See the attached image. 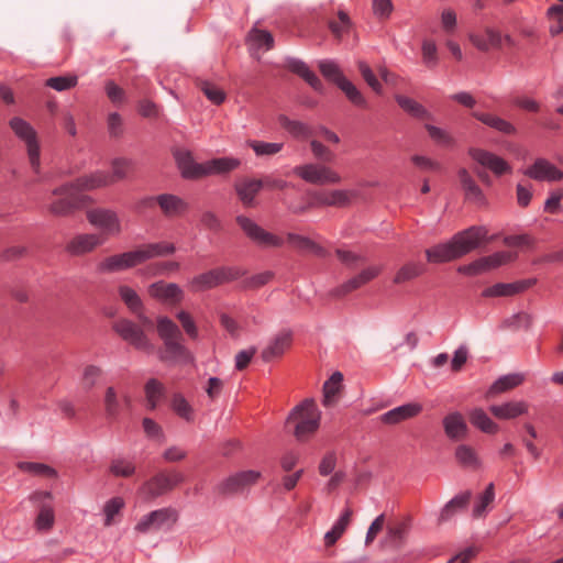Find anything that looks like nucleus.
<instances>
[{
  "instance_id": "nucleus-64",
  "label": "nucleus",
  "mask_w": 563,
  "mask_h": 563,
  "mask_svg": "<svg viewBox=\"0 0 563 563\" xmlns=\"http://www.w3.org/2000/svg\"><path fill=\"white\" fill-rule=\"evenodd\" d=\"M563 200V190L556 189L550 192V196L544 202V211L551 214H556L561 211V201Z\"/></svg>"
},
{
  "instance_id": "nucleus-19",
  "label": "nucleus",
  "mask_w": 563,
  "mask_h": 563,
  "mask_svg": "<svg viewBox=\"0 0 563 563\" xmlns=\"http://www.w3.org/2000/svg\"><path fill=\"white\" fill-rule=\"evenodd\" d=\"M174 157L180 174L186 179L203 178L205 163H197L190 151L177 150Z\"/></svg>"
},
{
  "instance_id": "nucleus-3",
  "label": "nucleus",
  "mask_w": 563,
  "mask_h": 563,
  "mask_svg": "<svg viewBox=\"0 0 563 563\" xmlns=\"http://www.w3.org/2000/svg\"><path fill=\"white\" fill-rule=\"evenodd\" d=\"M52 196L54 199L48 203L47 210L55 217H69L92 203V198L78 192L70 181L54 188Z\"/></svg>"
},
{
  "instance_id": "nucleus-30",
  "label": "nucleus",
  "mask_w": 563,
  "mask_h": 563,
  "mask_svg": "<svg viewBox=\"0 0 563 563\" xmlns=\"http://www.w3.org/2000/svg\"><path fill=\"white\" fill-rule=\"evenodd\" d=\"M472 497L470 490H465L449 500L440 511L438 522L443 523L452 519L459 511L464 510Z\"/></svg>"
},
{
  "instance_id": "nucleus-28",
  "label": "nucleus",
  "mask_w": 563,
  "mask_h": 563,
  "mask_svg": "<svg viewBox=\"0 0 563 563\" xmlns=\"http://www.w3.org/2000/svg\"><path fill=\"white\" fill-rule=\"evenodd\" d=\"M241 161L236 157H218L205 162L203 177L211 175H225L239 168Z\"/></svg>"
},
{
  "instance_id": "nucleus-8",
  "label": "nucleus",
  "mask_w": 563,
  "mask_h": 563,
  "mask_svg": "<svg viewBox=\"0 0 563 563\" xmlns=\"http://www.w3.org/2000/svg\"><path fill=\"white\" fill-rule=\"evenodd\" d=\"M10 128L14 132V134L21 139L26 147L27 155L30 158V164L35 173L40 172V145L36 137L35 130L31 126L29 122L21 118H12L9 122Z\"/></svg>"
},
{
  "instance_id": "nucleus-2",
  "label": "nucleus",
  "mask_w": 563,
  "mask_h": 563,
  "mask_svg": "<svg viewBox=\"0 0 563 563\" xmlns=\"http://www.w3.org/2000/svg\"><path fill=\"white\" fill-rule=\"evenodd\" d=\"M158 338L163 347L157 351V357L163 363L174 364L177 362H189L192 355L183 343V333L179 327L168 317L159 316L156 319Z\"/></svg>"
},
{
  "instance_id": "nucleus-36",
  "label": "nucleus",
  "mask_w": 563,
  "mask_h": 563,
  "mask_svg": "<svg viewBox=\"0 0 563 563\" xmlns=\"http://www.w3.org/2000/svg\"><path fill=\"white\" fill-rule=\"evenodd\" d=\"M523 382L521 374H507L496 379L487 390V397H493L516 388Z\"/></svg>"
},
{
  "instance_id": "nucleus-53",
  "label": "nucleus",
  "mask_w": 563,
  "mask_h": 563,
  "mask_svg": "<svg viewBox=\"0 0 563 563\" xmlns=\"http://www.w3.org/2000/svg\"><path fill=\"white\" fill-rule=\"evenodd\" d=\"M249 40L257 48L265 47V49H272L274 46V37L272 33L265 30L253 29L249 34Z\"/></svg>"
},
{
  "instance_id": "nucleus-44",
  "label": "nucleus",
  "mask_w": 563,
  "mask_h": 563,
  "mask_svg": "<svg viewBox=\"0 0 563 563\" xmlns=\"http://www.w3.org/2000/svg\"><path fill=\"white\" fill-rule=\"evenodd\" d=\"M118 292L121 300L132 313L143 310V301L133 288L126 285H121L118 288Z\"/></svg>"
},
{
  "instance_id": "nucleus-59",
  "label": "nucleus",
  "mask_w": 563,
  "mask_h": 563,
  "mask_svg": "<svg viewBox=\"0 0 563 563\" xmlns=\"http://www.w3.org/2000/svg\"><path fill=\"white\" fill-rule=\"evenodd\" d=\"M424 128L428 131L429 136L437 144L442 146H452L454 144V139L445 130L432 124H426Z\"/></svg>"
},
{
  "instance_id": "nucleus-15",
  "label": "nucleus",
  "mask_w": 563,
  "mask_h": 563,
  "mask_svg": "<svg viewBox=\"0 0 563 563\" xmlns=\"http://www.w3.org/2000/svg\"><path fill=\"white\" fill-rule=\"evenodd\" d=\"M523 174L537 181L555 183L563 179V172L547 158H537Z\"/></svg>"
},
{
  "instance_id": "nucleus-16",
  "label": "nucleus",
  "mask_w": 563,
  "mask_h": 563,
  "mask_svg": "<svg viewBox=\"0 0 563 563\" xmlns=\"http://www.w3.org/2000/svg\"><path fill=\"white\" fill-rule=\"evenodd\" d=\"M468 155L477 164L489 169L496 176L511 172V166L504 158L486 150L472 147L468 150Z\"/></svg>"
},
{
  "instance_id": "nucleus-33",
  "label": "nucleus",
  "mask_w": 563,
  "mask_h": 563,
  "mask_svg": "<svg viewBox=\"0 0 563 563\" xmlns=\"http://www.w3.org/2000/svg\"><path fill=\"white\" fill-rule=\"evenodd\" d=\"M278 122L284 130L297 140H307L316 135V130L312 126L302 121L291 120L287 115L280 114Z\"/></svg>"
},
{
  "instance_id": "nucleus-56",
  "label": "nucleus",
  "mask_w": 563,
  "mask_h": 563,
  "mask_svg": "<svg viewBox=\"0 0 563 563\" xmlns=\"http://www.w3.org/2000/svg\"><path fill=\"white\" fill-rule=\"evenodd\" d=\"M110 472L118 477H129L134 474L135 465L124 459H115L111 462Z\"/></svg>"
},
{
  "instance_id": "nucleus-35",
  "label": "nucleus",
  "mask_w": 563,
  "mask_h": 563,
  "mask_svg": "<svg viewBox=\"0 0 563 563\" xmlns=\"http://www.w3.org/2000/svg\"><path fill=\"white\" fill-rule=\"evenodd\" d=\"M353 510L346 507L330 531L324 534L325 547H332L342 537L351 522Z\"/></svg>"
},
{
  "instance_id": "nucleus-57",
  "label": "nucleus",
  "mask_w": 563,
  "mask_h": 563,
  "mask_svg": "<svg viewBox=\"0 0 563 563\" xmlns=\"http://www.w3.org/2000/svg\"><path fill=\"white\" fill-rule=\"evenodd\" d=\"M338 21H330L329 27L331 32L338 37L341 38L345 33L349 32L351 27V20L346 12L339 11L338 12Z\"/></svg>"
},
{
  "instance_id": "nucleus-1",
  "label": "nucleus",
  "mask_w": 563,
  "mask_h": 563,
  "mask_svg": "<svg viewBox=\"0 0 563 563\" xmlns=\"http://www.w3.org/2000/svg\"><path fill=\"white\" fill-rule=\"evenodd\" d=\"M488 230L483 225H473L457 232L451 240L426 250L429 263L442 264L455 261L473 252L487 239Z\"/></svg>"
},
{
  "instance_id": "nucleus-60",
  "label": "nucleus",
  "mask_w": 563,
  "mask_h": 563,
  "mask_svg": "<svg viewBox=\"0 0 563 563\" xmlns=\"http://www.w3.org/2000/svg\"><path fill=\"white\" fill-rule=\"evenodd\" d=\"M357 67H358V70L363 77V79L366 81V84L376 92V93H380L382 92V85L380 82L378 81V79L376 78V76L374 75L372 68L368 66L367 63L363 62V60H360L357 63Z\"/></svg>"
},
{
  "instance_id": "nucleus-46",
  "label": "nucleus",
  "mask_w": 563,
  "mask_h": 563,
  "mask_svg": "<svg viewBox=\"0 0 563 563\" xmlns=\"http://www.w3.org/2000/svg\"><path fill=\"white\" fill-rule=\"evenodd\" d=\"M247 146H250L256 156H273L279 153L284 144L277 143V142H264V141H257V140H249L246 142Z\"/></svg>"
},
{
  "instance_id": "nucleus-21",
  "label": "nucleus",
  "mask_w": 563,
  "mask_h": 563,
  "mask_svg": "<svg viewBox=\"0 0 563 563\" xmlns=\"http://www.w3.org/2000/svg\"><path fill=\"white\" fill-rule=\"evenodd\" d=\"M156 200L162 214L168 219L179 218L189 210V203L174 194L157 195Z\"/></svg>"
},
{
  "instance_id": "nucleus-52",
  "label": "nucleus",
  "mask_w": 563,
  "mask_h": 563,
  "mask_svg": "<svg viewBox=\"0 0 563 563\" xmlns=\"http://www.w3.org/2000/svg\"><path fill=\"white\" fill-rule=\"evenodd\" d=\"M198 86L203 92V95L208 98V100L212 103L219 106L225 100L224 91L220 89L217 85L208 80H200L198 82Z\"/></svg>"
},
{
  "instance_id": "nucleus-10",
  "label": "nucleus",
  "mask_w": 563,
  "mask_h": 563,
  "mask_svg": "<svg viewBox=\"0 0 563 563\" xmlns=\"http://www.w3.org/2000/svg\"><path fill=\"white\" fill-rule=\"evenodd\" d=\"M356 196L357 191L350 189L314 190L309 192V207L344 208L350 206Z\"/></svg>"
},
{
  "instance_id": "nucleus-47",
  "label": "nucleus",
  "mask_w": 563,
  "mask_h": 563,
  "mask_svg": "<svg viewBox=\"0 0 563 563\" xmlns=\"http://www.w3.org/2000/svg\"><path fill=\"white\" fill-rule=\"evenodd\" d=\"M339 88L344 92L345 97L354 106L363 109H366L368 107L367 100L365 99L363 93L347 78L344 81H342Z\"/></svg>"
},
{
  "instance_id": "nucleus-5",
  "label": "nucleus",
  "mask_w": 563,
  "mask_h": 563,
  "mask_svg": "<svg viewBox=\"0 0 563 563\" xmlns=\"http://www.w3.org/2000/svg\"><path fill=\"white\" fill-rule=\"evenodd\" d=\"M244 274L245 272L238 266H220L192 277L189 287L196 292L205 291L234 282Z\"/></svg>"
},
{
  "instance_id": "nucleus-23",
  "label": "nucleus",
  "mask_w": 563,
  "mask_h": 563,
  "mask_svg": "<svg viewBox=\"0 0 563 563\" xmlns=\"http://www.w3.org/2000/svg\"><path fill=\"white\" fill-rule=\"evenodd\" d=\"M78 192L95 190L113 184V177L108 172L97 170L91 174L82 175L70 181Z\"/></svg>"
},
{
  "instance_id": "nucleus-34",
  "label": "nucleus",
  "mask_w": 563,
  "mask_h": 563,
  "mask_svg": "<svg viewBox=\"0 0 563 563\" xmlns=\"http://www.w3.org/2000/svg\"><path fill=\"white\" fill-rule=\"evenodd\" d=\"M473 117L481 121L483 124L506 135H512L517 131L512 123L492 113L475 111L473 112Z\"/></svg>"
},
{
  "instance_id": "nucleus-17",
  "label": "nucleus",
  "mask_w": 563,
  "mask_h": 563,
  "mask_svg": "<svg viewBox=\"0 0 563 563\" xmlns=\"http://www.w3.org/2000/svg\"><path fill=\"white\" fill-rule=\"evenodd\" d=\"M536 278L521 279L514 283H497L490 287L485 288L482 292V296L485 298L510 297L523 292L525 290L536 285Z\"/></svg>"
},
{
  "instance_id": "nucleus-11",
  "label": "nucleus",
  "mask_w": 563,
  "mask_h": 563,
  "mask_svg": "<svg viewBox=\"0 0 563 563\" xmlns=\"http://www.w3.org/2000/svg\"><path fill=\"white\" fill-rule=\"evenodd\" d=\"M178 519V512L172 507L161 508L145 515L135 526V531L147 533L172 527Z\"/></svg>"
},
{
  "instance_id": "nucleus-43",
  "label": "nucleus",
  "mask_w": 563,
  "mask_h": 563,
  "mask_svg": "<svg viewBox=\"0 0 563 563\" xmlns=\"http://www.w3.org/2000/svg\"><path fill=\"white\" fill-rule=\"evenodd\" d=\"M396 101L404 111H406L407 113H409L410 115H412L415 118H418V119H429L430 118V113L428 112V110L422 104H420L419 102L413 100L412 98L398 95V96H396Z\"/></svg>"
},
{
  "instance_id": "nucleus-50",
  "label": "nucleus",
  "mask_w": 563,
  "mask_h": 563,
  "mask_svg": "<svg viewBox=\"0 0 563 563\" xmlns=\"http://www.w3.org/2000/svg\"><path fill=\"white\" fill-rule=\"evenodd\" d=\"M343 375L340 372H334L328 380L323 384V405L329 406L332 398L336 396L341 388Z\"/></svg>"
},
{
  "instance_id": "nucleus-29",
  "label": "nucleus",
  "mask_w": 563,
  "mask_h": 563,
  "mask_svg": "<svg viewBox=\"0 0 563 563\" xmlns=\"http://www.w3.org/2000/svg\"><path fill=\"white\" fill-rule=\"evenodd\" d=\"M170 490L172 488L170 485L168 484L166 473H158L157 475L153 476L151 479L145 482L140 488V493L146 499H154Z\"/></svg>"
},
{
  "instance_id": "nucleus-4",
  "label": "nucleus",
  "mask_w": 563,
  "mask_h": 563,
  "mask_svg": "<svg viewBox=\"0 0 563 563\" xmlns=\"http://www.w3.org/2000/svg\"><path fill=\"white\" fill-rule=\"evenodd\" d=\"M294 423V435L298 441H306L319 428L320 411L313 399H305L292 408L287 424Z\"/></svg>"
},
{
  "instance_id": "nucleus-6",
  "label": "nucleus",
  "mask_w": 563,
  "mask_h": 563,
  "mask_svg": "<svg viewBox=\"0 0 563 563\" xmlns=\"http://www.w3.org/2000/svg\"><path fill=\"white\" fill-rule=\"evenodd\" d=\"M113 331L135 350L151 354L155 351L145 331L134 321L125 318L117 320L112 325Z\"/></svg>"
},
{
  "instance_id": "nucleus-9",
  "label": "nucleus",
  "mask_w": 563,
  "mask_h": 563,
  "mask_svg": "<svg viewBox=\"0 0 563 563\" xmlns=\"http://www.w3.org/2000/svg\"><path fill=\"white\" fill-rule=\"evenodd\" d=\"M235 220L244 234L257 246L268 249L282 247L284 245V240L280 236L264 230L252 219L245 216H238Z\"/></svg>"
},
{
  "instance_id": "nucleus-14",
  "label": "nucleus",
  "mask_w": 563,
  "mask_h": 563,
  "mask_svg": "<svg viewBox=\"0 0 563 563\" xmlns=\"http://www.w3.org/2000/svg\"><path fill=\"white\" fill-rule=\"evenodd\" d=\"M147 294L154 300L167 306H177L185 298V292L178 284L165 280H157L148 285Z\"/></svg>"
},
{
  "instance_id": "nucleus-24",
  "label": "nucleus",
  "mask_w": 563,
  "mask_h": 563,
  "mask_svg": "<svg viewBox=\"0 0 563 563\" xmlns=\"http://www.w3.org/2000/svg\"><path fill=\"white\" fill-rule=\"evenodd\" d=\"M286 67L294 74L302 78L312 89L323 92V84L320 78L301 59L295 57L286 58Z\"/></svg>"
},
{
  "instance_id": "nucleus-48",
  "label": "nucleus",
  "mask_w": 563,
  "mask_h": 563,
  "mask_svg": "<svg viewBox=\"0 0 563 563\" xmlns=\"http://www.w3.org/2000/svg\"><path fill=\"white\" fill-rule=\"evenodd\" d=\"M424 272V266L417 262H409L405 264L397 272L394 278L395 284H402L420 276Z\"/></svg>"
},
{
  "instance_id": "nucleus-13",
  "label": "nucleus",
  "mask_w": 563,
  "mask_h": 563,
  "mask_svg": "<svg viewBox=\"0 0 563 563\" xmlns=\"http://www.w3.org/2000/svg\"><path fill=\"white\" fill-rule=\"evenodd\" d=\"M88 222L109 235H119L122 225L118 213L108 208H93L86 212Z\"/></svg>"
},
{
  "instance_id": "nucleus-7",
  "label": "nucleus",
  "mask_w": 563,
  "mask_h": 563,
  "mask_svg": "<svg viewBox=\"0 0 563 563\" xmlns=\"http://www.w3.org/2000/svg\"><path fill=\"white\" fill-rule=\"evenodd\" d=\"M292 173L311 185H336L342 181L341 175L328 165L309 163L294 167Z\"/></svg>"
},
{
  "instance_id": "nucleus-40",
  "label": "nucleus",
  "mask_w": 563,
  "mask_h": 563,
  "mask_svg": "<svg viewBox=\"0 0 563 563\" xmlns=\"http://www.w3.org/2000/svg\"><path fill=\"white\" fill-rule=\"evenodd\" d=\"M145 397L147 407L154 410L157 407L158 401L165 395L164 385L156 378H150L144 386Z\"/></svg>"
},
{
  "instance_id": "nucleus-63",
  "label": "nucleus",
  "mask_w": 563,
  "mask_h": 563,
  "mask_svg": "<svg viewBox=\"0 0 563 563\" xmlns=\"http://www.w3.org/2000/svg\"><path fill=\"white\" fill-rule=\"evenodd\" d=\"M172 407L179 417L188 421L191 420V407L183 395H174L172 400Z\"/></svg>"
},
{
  "instance_id": "nucleus-62",
  "label": "nucleus",
  "mask_w": 563,
  "mask_h": 563,
  "mask_svg": "<svg viewBox=\"0 0 563 563\" xmlns=\"http://www.w3.org/2000/svg\"><path fill=\"white\" fill-rule=\"evenodd\" d=\"M102 369L96 365H88L84 368L82 373V386L85 389L90 390L101 376Z\"/></svg>"
},
{
  "instance_id": "nucleus-42",
  "label": "nucleus",
  "mask_w": 563,
  "mask_h": 563,
  "mask_svg": "<svg viewBox=\"0 0 563 563\" xmlns=\"http://www.w3.org/2000/svg\"><path fill=\"white\" fill-rule=\"evenodd\" d=\"M455 459L463 467L476 470L481 466L476 452L466 444H461L455 449Z\"/></svg>"
},
{
  "instance_id": "nucleus-12",
  "label": "nucleus",
  "mask_w": 563,
  "mask_h": 563,
  "mask_svg": "<svg viewBox=\"0 0 563 563\" xmlns=\"http://www.w3.org/2000/svg\"><path fill=\"white\" fill-rule=\"evenodd\" d=\"M261 473L249 470L238 472L217 484L213 488L214 493L220 496H229L244 490L246 487L254 485Z\"/></svg>"
},
{
  "instance_id": "nucleus-49",
  "label": "nucleus",
  "mask_w": 563,
  "mask_h": 563,
  "mask_svg": "<svg viewBox=\"0 0 563 563\" xmlns=\"http://www.w3.org/2000/svg\"><path fill=\"white\" fill-rule=\"evenodd\" d=\"M495 499V486L493 483H489L485 488L484 493L481 494L474 505L473 508V517L479 518L483 517L486 512L487 507Z\"/></svg>"
},
{
  "instance_id": "nucleus-58",
  "label": "nucleus",
  "mask_w": 563,
  "mask_h": 563,
  "mask_svg": "<svg viewBox=\"0 0 563 563\" xmlns=\"http://www.w3.org/2000/svg\"><path fill=\"white\" fill-rule=\"evenodd\" d=\"M124 507V501L121 497H113L111 499H109L104 507H103V512H104V526L106 527H109L112 525V521H113V518L115 515H118L122 508Z\"/></svg>"
},
{
  "instance_id": "nucleus-37",
  "label": "nucleus",
  "mask_w": 563,
  "mask_h": 563,
  "mask_svg": "<svg viewBox=\"0 0 563 563\" xmlns=\"http://www.w3.org/2000/svg\"><path fill=\"white\" fill-rule=\"evenodd\" d=\"M471 42L481 51H489L501 46V34L493 29H487L484 34L471 35Z\"/></svg>"
},
{
  "instance_id": "nucleus-38",
  "label": "nucleus",
  "mask_w": 563,
  "mask_h": 563,
  "mask_svg": "<svg viewBox=\"0 0 563 563\" xmlns=\"http://www.w3.org/2000/svg\"><path fill=\"white\" fill-rule=\"evenodd\" d=\"M287 241L298 251H308L318 256H324L325 250L307 236L288 233Z\"/></svg>"
},
{
  "instance_id": "nucleus-45",
  "label": "nucleus",
  "mask_w": 563,
  "mask_h": 563,
  "mask_svg": "<svg viewBox=\"0 0 563 563\" xmlns=\"http://www.w3.org/2000/svg\"><path fill=\"white\" fill-rule=\"evenodd\" d=\"M318 66L323 77L334 82L338 87L346 79L334 60L323 59L319 62Z\"/></svg>"
},
{
  "instance_id": "nucleus-31",
  "label": "nucleus",
  "mask_w": 563,
  "mask_h": 563,
  "mask_svg": "<svg viewBox=\"0 0 563 563\" xmlns=\"http://www.w3.org/2000/svg\"><path fill=\"white\" fill-rule=\"evenodd\" d=\"M457 176L464 191L465 199L479 205L485 203V196L471 174L465 168H461L457 172Z\"/></svg>"
},
{
  "instance_id": "nucleus-61",
  "label": "nucleus",
  "mask_w": 563,
  "mask_h": 563,
  "mask_svg": "<svg viewBox=\"0 0 563 563\" xmlns=\"http://www.w3.org/2000/svg\"><path fill=\"white\" fill-rule=\"evenodd\" d=\"M176 318L180 322L184 331L191 338H198V328L189 312L180 310L177 312Z\"/></svg>"
},
{
  "instance_id": "nucleus-41",
  "label": "nucleus",
  "mask_w": 563,
  "mask_h": 563,
  "mask_svg": "<svg viewBox=\"0 0 563 563\" xmlns=\"http://www.w3.org/2000/svg\"><path fill=\"white\" fill-rule=\"evenodd\" d=\"M55 523V512L51 504H43L34 521V527L40 532H48Z\"/></svg>"
},
{
  "instance_id": "nucleus-27",
  "label": "nucleus",
  "mask_w": 563,
  "mask_h": 563,
  "mask_svg": "<svg viewBox=\"0 0 563 563\" xmlns=\"http://www.w3.org/2000/svg\"><path fill=\"white\" fill-rule=\"evenodd\" d=\"M528 404L523 400L508 401L500 405H492L489 411L494 417L501 420L515 419L528 412Z\"/></svg>"
},
{
  "instance_id": "nucleus-54",
  "label": "nucleus",
  "mask_w": 563,
  "mask_h": 563,
  "mask_svg": "<svg viewBox=\"0 0 563 563\" xmlns=\"http://www.w3.org/2000/svg\"><path fill=\"white\" fill-rule=\"evenodd\" d=\"M78 82L76 75L51 77L45 85L56 91H65L74 88Z\"/></svg>"
},
{
  "instance_id": "nucleus-25",
  "label": "nucleus",
  "mask_w": 563,
  "mask_h": 563,
  "mask_svg": "<svg viewBox=\"0 0 563 563\" xmlns=\"http://www.w3.org/2000/svg\"><path fill=\"white\" fill-rule=\"evenodd\" d=\"M292 333L290 330L280 331L274 340L262 351V358L269 362L273 358L282 356L291 345Z\"/></svg>"
},
{
  "instance_id": "nucleus-32",
  "label": "nucleus",
  "mask_w": 563,
  "mask_h": 563,
  "mask_svg": "<svg viewBox=\"0 0 563 563\" xmlns=\"http://www.w3.org/2000/svg\"><path fill=\"white\" fill-rule=\"evenodd\" d=\"M263 187L264 181L262 179L251 178H244L234 186L238 197L246 207L253 203L254 198Z\"/></svg>"
},
{
  "instance_id": "nucleus-26",
  "label": "nucleus",
  "mask_w": 563,
  "mask_h": 563,
  "mask_svg": "<svg viewBox=\"0 0 563 563\" xmlns=\"http://www.w3.org/2000/svg\"><path fill=\"white\" fill-rule=\"evenodd\" d=\"M442 423L445 435L450 440L457 441L466 437L467 424L462 413L457 411L451 412L443 418Z\"/></svg>"
},
{
  "instance_id": "nucleus-51",
  "label": "nucleus",
  "mask_w": 563,
  "mask_h": 563,
  "mask_svg": "<svg viewBox=\"0 0 563 563\" xmlns=\"http://www.w3.org/2000/svg\"><path fill=\"white\" fill-rule=\"evenodd\" d=\"M19 468L22 470L23 472H26V473H30V474H33L36 476L49 477V478L57 476V472L53 467H51L49 465L44 464V463L21 462L19 464Z\"/></svg>"
},
{
  "instance_id": "nucleus-22",
  "label": "nucleus",
  "mask_w": 563,
  "mask_h": 563,
  "mask_svg": "<svg viewBox=\"0 0 563 563\" xmlns=\"http://www.w3.org/2000/svg\"><path fill=\"white\" fill-rule=\"evenodd\" d=\"M103 242L104 240L96 233L77 234L67 243L66 251L73 256H80L92 252Z\"/></svg>"
},
{
  "instance_id": "nucleus-18",
  "label": "nucleus",
  "mask_w": 563,
  "mask_h": 563,
  "mask_svg": "<svg viewBox=\"0 0 563 563\" xmlns=\"http://www.w3.org/2000/svg\"><path fill=\"white\" fill-rule=\"evenodd\" d=\"M137 266L133 251L108 256L97 264V271L111 274Z\"/></svg>"
},
{
  "instance_id": "nucleus-55",
  "label": "nucleus",
  "mask_w": 563,
  "mask_h": 563,
  "mask_svg": "<svg viewBox=\"0 0 563 563\" xmlns=\"http://www.w3.org/2000/svg\"><path fill=\"white\" fill-rule=\"evenodd\" d=\"M104 410L110 419H114L120 412V402L118 394L113 387H108L104 394Z\"/></svg>"
},
{
  "instance_id": "nucleus-39",
  "label": "nucleus",
  "mask_w": 563,
  "mask_h": 563,
  "mask_svg": "<svg viewBox=\"0 0 563 563\" xmlns=\"http://www.w3.org/2000/svg\"><path fill=\"white\" fill-rule=\"evenodd\" d=\"M471 423L481 431L495 434L498 431V424L495 423L482 408H475L470 413Z\"/></svg>"
},
{
  "instance_id": "nucleus-20",
  "label": "nucleus",
  "mask_w": 563,
  "mask_h": 563,
  "mask_svg": "<svg viewBox=\"0 0 563 563\" xmlns=\"http://www.w3.org/2000/svg\"><path fill=\"white\" fill-rule=\"evenodd\" d=\"M423 410V406L419 402H408L388 410L379 417L384 424L395 426L406 420L419 416Z\"/></svg>"
}]
</instances>
